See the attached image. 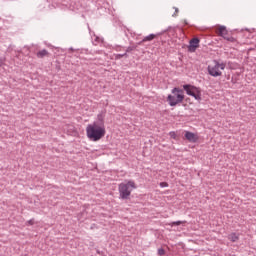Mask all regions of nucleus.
Wrapping results in <instances>:
<instances>
[{"label":"nucleus","instance_id":"1","mask_svg":"<svg viewBox=\"0 0 256 256\" xmlns=\"http://www.w3.org/2000/svg\"><path fill=\"white\" fill-rule=\"evenodd\" d=\"M105 133V126H99L97 123L88 124L86 127V135L90 141H101Z\"/></svg>","mask_w":256,"mask_h":256},{"label":"nucleus","instance_id":"2","mask_svg":"<svg viewBox=\"0 0 256 256\" xmlns=\"http://www.w3.org/2000/svg\"><path fill=\"white\" fill-rule=\"evenodd\" d=\"M185 91L183 89H179L175 87L172 89V95L169 94L167 97V102L170 105V107H175L176 105H179V103H183V100L185 99Z\"/></svg>","mask_w":256,"mask_h":256},{"label":"nucleus","instance_id":"3","mask_svg":"<svg viewBox=\"0 0 256 256\" xmlns=\"http://www.w3.org/2000/svg\"><path fill=\"white\" fill-rule=\"evenodd\" d=\"M133 189H137L135 181L130 180L127 183H120L118 186L120 199H129V197H131V191H133Z\"/></svg>","mask_w":256,"mask_h":256},{"label":"nucleus","instance_id":"4","mask_svg":"<svg viewBox=\"0 0 256 256\" xmlns=\"http://www.w3.org/2000/svg\"><path fill=\"white\" fill-rule=\"evenodd\" d=\"M184 91H186L187 95L190 97H194L196 101H201V90L191 84L183 85Z\"/></svg>","mask_w":256,"mask_h":256},{"label":"nucleus","instance_id":"5","mask_svg":"<svg viewBox=\"0 0 256 256\" xmlns=\"http://www.w3.org/2000/svg\"><path fill=\"white\" fill-rule=\"evenodd\" d=\"M200 40L197 37H194L190 40L189 46H188V51L190 53H195L199 47Z\"/></svg>","mask_w":256,"mask_h":256},{"label":"nucleus","instance_id":"6","mask_svg":"<svg viewBox=\"0 0 256 256\" xmlns=\"http://www.w3.org/2000/svg\"><path fill=\"white\" fill-rule=\"evenodd\" d=\"M208 73L211 77H221V75H223L217 64H214V66H208Z\"/></svg>","mask_w":256,"mask_h":256},{"label":"nucleus","instance_id":"7","mask_svg":"<svg viewBox=\"0 0 256 256\" xmlns=\"http://www.w3.org/2000/svg\"><path fill=\"white\" fill-rule=\"evenodd\" d=\"M185 138L187 139V141H189L190 143H197V141L199 140V137H197V135H195V133L187 131L185 133Z\"/></svg>","mask_w":256,"mask_h":256},{"label":"nucleus","instance_id":"8","mask_svg":"<svg viewBox=\"0 0 256 256\" xmlns=\"http://www.w3.org/2000/svg\"><path fill=\"white\" fill-rule=\"evenodd\" d=\"M94 123H96L99 127H105V112L102 111L100 114H98L97 121Z\"/></svg>","mask_w":256,"mask_h":256},{"label":"nucleus","instance_id":"9","mask_svg":"<svg viewBox=\"0 0 256 256\" xmlns=\"http://www.w3.org/2000/svg\"><path fill=\"white\" fill-rule=\"evenodd\" d=\"M38 59H44V57H49V51L47 49L40 50L36 53Z\"/></svg>","mask_w":256,"mask_h":256},{"label":"nucleus","instance_id":"10","mask_svg":"<svg viewBox=\"0 0 256 256\" xmlns=\"http://www.w3.org/2000/svg\"><path fill=\"white\" fill-rule=\"evenodd\" d=\"M155 37H157V35H155V34H150V35L144 37V38L142 39V41H140V42L138 43V45H143V43H145V42H147V41H153V39H155Z\"/></svg>","mask_w":256,"mask_h":256},{"label":"nucleus","instance_id":"11","mask_svg":"<svg viewBox=\"0 0 256 256\" xmlns=\"http://www.w3.org/2000/svg\"><path fill=\"white\" fill-rule=\"evenodd\" d=\"M227 27H225V26H220L219 27V30H218V35L220 36V37H226V35H227Z\"/></svg>","mask_w":256,"mask_h":256},{"label":"nucleus","instance_id":"12","mask_svg":"<svg viewBox=\"0 0 256 256\" xmlns=\"http://www.w3.org/2000/svg\"><path fill=\"white\" fill-rule=\"evenodd\" d=\"M214 64H216L218 66V69H221L222 71H224L225 67H227V64L225 62H219L217 60H214Z\"/></svg>","mask_w":256,"mask_h":256},{"label":"nucleus","instance_id":"13","mask_svg":"<svg viewBox=\"0 0 256 256\" xmlns=\"http://www.w3.org/2000/svg\"><path fill=\"white\" fill-rule=\"evenodd\" d=\"M230 240L232 241V243H235V241L239 240V236H237V234H235V233H232L230 235Z\"/></svg>","mask_w":256,"mask_h":256},{"label":"nucleus","instance_id":"14","mask_svg":"<svg viewBox=\"0 0 256 256\" xmlns=\"http://www.w3.org/2000/svg\"><path fill=\"white\" fill-rule=\"evenodd\" d=\"M224 39L226 41H229L230 43H235L236 39L233 38V36H224Z\"/></svg>","mask_w":256,"mask_h":256},{"label":"nucleus","instance_id":"15","mask_svg":"<svg viewBox=\"0 0 256 256\" xmlns=\"http://www.w3.org/2000/svg\"><path fill=\"white\" fill-rule=\"evenodd\" d=\"M183 223H185V221H175V222H172L171 223V226L172 227H175V226H179V225H183Z\"/></svg>","mask_w":256,"mask_h":256},{"label":"nucleus","instance_id":"16","mask_svg":"<svg viewBox=\"0 0 256 256\" xmlns=\"http://www.w3.org/2000/svg\"><path fill=\"white\" fill-rule=\"evenodd\" d=\"M158 255H160V256L165 255V249L159 248V249H158Z\"/></svg>","mask_w":256,"mask_h":256},{"label":"nucleus","instance_id":"17","mask_svg":"<svg viewBox=\"0 0 256 256\" xmlns=\"http://www.w3.org/2000/svg\"><path fill=\"white\" fill-rule=\"evenodd\" d=\"M122 57H129V55L127 53L117 55V59H122Z\"/></svg>","mask_w":256,"mask_h":256},{"label":"nucleus","instance_id":"18","mask_svg":"<svg viewBox=\"0 0 256 256\" xmlns=\"http://www.w3.org/2000/svg\"><path fill=\"white\" fill-rule=\"evenodd\" d=\"M135 47H128L126 50V53H131V51H134Z\"/></svg>","mask_w":256,"mask_h":256},{"label":"nucleus","instance_id":"19","mask_svg":"<svg viewBox=\"0 0 256 256\" xmlns=\"http://www.w3.org/2000/svg\"><path fill=\"white\" fill-rule=\"evenodd\" d=\"M177 13H179V8H175V13L172 15V17H177Z\"/></svg>","mask_w":256,"mask_h":256},{"label":"nucleus","instance_id":"20","mask_svg":"<svg viewBox=\"0 0 256 256\" xmlns=\"http://www.w3.org/2000/svg\"><path fill=\"white\" fill-rule=\"evenodd\" d=\"M0 67H3V60H0Z\"/></svg>","mask_w":256,"mask_h":256},{"label":"nucleus","instance_id":"21","mask_svg":"<svg viewBox=\"0 0 256 256\" xmlns=\"http://www.w3.org/2000/svg\"><path fill=\"white\" fill-rule=\"evenodd\" d=\"M184 24H185V25H189V23H187V20H184Z\"/></svg>","mask_w":256,"mask_h":256},{"label":"nucleus","instance_id":"22","mask_svg":"<svg viewBox=\"0 0 256 256\" xmlns=\"http://www.w3.org/2000/svg\"><path fill=\"white\" fill-rule=\"evenodd\" d=\"M29 224H30V225H33V220H30V221H29Z\"/></svg>","mask_w":256,"mask_h":256}]
</instances>
